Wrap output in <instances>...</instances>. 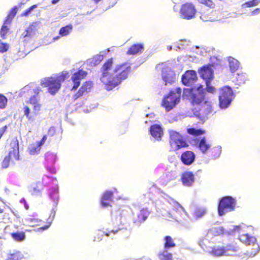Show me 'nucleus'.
Instances as JSON below:
<instances>
[{
    "mask_svg": "<svg viewBox=\"0 0 260 260\" xmlns=\"http://www.w3.org/2000/svg\"><path fill=\"white\" fill-rule=\"evenodd\" d=\"M161 77L165 85L168 84H172L176 80V75L175 73L169 69H165L162 71Z\"/></svg>",
    "mask_w": 260,
    "mask_h": 260,
    "instance_id": "19",
    "label": "nucleus"
},
{
    "mask_svg": "<svg viewBox=\"0 0 260 260\" xmlns=\"http://www.w3.org/2000/svg\"><path fill=\"white\" fill-rule=\"evenodd\" d=\"M164 249L168 250L169 249L173 248L176 247V245L174 239L170 236H166L164 238Z\"/></svg>",
    "mask_w": 260,
    "mask_h": 260,
    "instance_id": "30",
    "label": "nucleus"
},
{
    "mask_svg": "<svg viewBox=\"0 0 260 260\" xmlns=\"http://www.w3.org/2000/svg\"><path fill=\"white\" fill-rule=\"evenodd\" d=\"M8 129V126L7 125L3 126L0 128V139L3 136V135L6 132Z\"/></svg>",
    "mask_w": 260,
    "mask_h": 260,
    "instance_id": "55",
    "label": "nucleus"
},
{
    "mask_svg": "<svg viewBox=\"0 0 260 260\" xmlns=\"http://www.w3.org/2000/svg\"><path fill=\"white\" fill-rule=\"evenodd\" d=\"M93 86L92 82L90 81L84 82L80 87L77 92L73 96L74 101L81 98L84 95L90 92Z\"/></svg>",
    "mask_w": 260,
    "mask_h": 260,
    "instance_id": "16",
    "label": "nucleus"
},
{
    "mask_svg": "<svg viewBox=\"0 0 260 260\" xmlns=\"http://www.w3.org/2000/svg\"><path fill=\"white\" fill-rule=\"evenodd\" d=\"M9 45L6 43H3L0 40V52L4 53L8 51Z\"/></svg>",
    "mask_w": 260,
    "mask_h": 260,
    "instance_id": "49",
    "label": "nucleus"
},
{
    "mask_svg": "<svg viewBox=\"0 0 260 260\" xmlns=\"http://www.w3.org/2000/svg\"><path fill=\"white\" fill-rule=\"evenodd\" d=\"M240 63L236 59L234 58H231L229 59V67L232 72H235L239 68Z\"/></svg>",
    "mask_w": 260,
    "mask_h": 260,
    "instance_id": "37",
    "label": "nucleus"
},
{
    "mask_svg": "<svg viewBox=\"0 0 260 260\" xmlns=\"http://www.w3.org/2000/svg\"><path fill=\"white\" fill-rule=\"evenodd\" d=\"M197 80V73L193 70L186 71L181 77V81L183 84L186 86L192 84Z\"/></svg>",
    "mask_w": 260,
    "mask_h": 260,
    "instance_id": "17",
    "label": "nucleus"
},
{
    "mask_svg": "<svg viewBox=\"0 0 260 260\" xmlns=\"http://www.w3.org/2000/svg\"><path fill=\"white\" fill-rule=\"evenodd\" d=\"M198 3L207 8V10L203 9L200 12V18L203 21H212L214 18V12L216 5L212 0H197Z\"/></svg>",
    "mask_w": 260,
    "mask_h": 260,
    "instance_id": "8",
    "label": "nucleus"
},
{
    "mask_svg": "<svg viewBox=\"0 0 260 260\" xmlns=\"http://www.w3.org/2000/svg\"><path fill=\"white\" fill-rule=\"evenodd\" d=\"M17 9L18 8L17 6H14L9 12L5 21H8L9 23H11L17 12Z\"/></svg>",
    "mask_w": 260,
    "mask_h": 260,
    "instance_id": "41",
    "label": "nucleus"
},
{
    "mask_svg": "<svg viewBox=\"0 0 260 260\" xmlns=\"http://www.w3.org/2000/svg\"><path fill=\"white\" fill-rule=\"evenodd\" d=\"M113 192L111 191L107 190L105 191L101 198V204L104 207L110 205V203L112 201Z\"/></svg>",
    "mask_w": 260,
    "mask_h": 260,
    "instance_id": "24",
    "label": "nucleus"
},
{
    "mask_svg": "<svg viewBox=\"0 0 260 260\" xmlns=\"http://www.w3.org/2000/svg\"><path fill=\"white\" fill-rule=\"evenodd\" d=\"M51 225V223H49L48 225H46V226H41L40 227V229L42 231H44V230H45L46 229H47Z\"/></svg>",
    "mask_w": 260,
    "mask_h": 260,
    "instance_id": "59",
    "label": "nucleus"
},
{
    "mask_svg": "<svg viewBox=\"0 0 260 260\" xmlns=\"http://www.w3.org/2000/svg\"><path fill=\"white\" fill-rule=\"evenodd\" d=\"M11 23H9L7 21H4L0 30V36L3 39H5L6 38L7 34L9 30V26Z\"/></svg>",
    "mask_w": 260,
    "mask_h": 260,
    "instance_id": "35",
    "label": "nucleus"
},
{
    "mask_svg": "<svg viewBox=\"0 0 260 260\" xmlns=\"http://www.w3.org/2000/svg\"><path fill=\"white\" fill-rule=\"evenodd\" d=\"M22 255L20 252H16L14 253L9 254L6 260H21Z\"/></svg>",
    "mask_w": 260,
    "mask_h": 260,
    "instance_id": "42",
    "label": "nucleus"
},
{
    "mask_svg": "<svg viewBox=\"0 0 260 260\" xmlns=\"http://www.w3.org/2000/svg\"><path fill=\"white\" fill-rule=\"evenodd\" d=\"M260 12V8H256L251 12L252 15L258 14Z\"/></svg>",
    "mask_w": 260,
    "mask_h": 260,
    "instance_id": "57",
    "label": "nucleus"
},
{
    "mask_svg": "<svg viewBox=\"0 0 260 260\" xmlns=\"http://www.w3.org/2000/svg\"><path fill=\"white\" fill-rule=\"evenodd\" d=\"M113 66V60L112 58L108 59L103 65L101 70L102 75L101 78L102 82L105 85L106 88L108 83L112 76V72L109 73V70L111 69Z\"/></svg>",
    "mask_w": 260,
    "mask_h": 260,
    "instance_id": "12",
    "label": "nucleus"
},
{
    "mask_svg": "<svg viewBox=\"0 0 260 260\" xmlns=\"http://www.w3.org/2000/svg\"><path fill=\"white\" fill-rule=\"evenodd\" d=\"M47 140V136L44 135L40 141H38L36 143L41 147Z\"/></svg>",
    "mask_w": 260,
    "mask_h": 260,
    "instance_id": "56",
    "label": "nucleus"
},
{
    "mask_svg": "<svg viewBox=\"0 0 260 260\" xmlns=\"http://www.w3.org/2000/svg\"><path fill=\"white\" fill-rule=\"evenodd\" d=\"M239 239L245 245L248 246L246 250V254L249 257L254 256L259 251L260 247L254 236H250L248 234H243L239 235Z\"/></svg>",
    "mask_w": 260,
    "mask_h": 260,
    "instance_id": "6",
    "label": "nucleus"
},
{
    "mask_svg": "<svg viewBox=\"0 0 260 260\" xmlns=\"http://www.w3.org/2000/svg\"><path fill=\"white\" fill-rule=\"evenodd\" d=\"M224 233V229L221 226H214L209 229L207 231L205 237L203 238L200 240V244L203 247L204 245L205 240H210L214 237L219 236Z\"/></svg>",
    "mask_w": 260,
    "mask_h": 260,
    "instance_id": "14",
    "label": "nucleus"
},
{
    "mask_svg": "<svg viewBox=\"0 0 260 260\" xmlns=\"http://www.w3.org/2000/svg\"><path fill=\"white\" fill-rule=\"evenodd\" d=\"M254 6L253 4L252 0L246 2L244 3V4H243L242 5V8H249V7H254Z\"/></svg>",
    "mask_w": 260,
    "mask_h": 260,
    "instance_id": "53",
    "label": "nucleus"
},
{
    "mask_svg": "<svg viewBox=\"0 0 260 260\" xmlns=\"http://www.w3.org/2000/svg\"><path fill=\"white\" fill-rule=\"evenodd\" d=\"M40 148L37 143H32L28 146V151L31 155L37 154L40 152Z\"/></svg>",
    "mask_w": 260,
    "mask_h": 260,
    "instance_id": "39",
    "label": "nucleus"
},
{
    "mask_svg": "<svg viewBox=\"0 0 260 260\" xmlns=\"http://www.w3.org/2000/svg\"><path fill=\"white\" fill-rule=\"evenodd\" d=\"M59 0H52L51 3L52 4H55L59 2Z\"/></svg>",
    "mask_w": 260,
    "mask_h": 260,
    "instance_id": "61",
    "label": "nucleus"
},
{
    "mask_svg": "<svg viewBox=\"0 0 260 260\" xmlns=\"http://www.w3.org/2000/svg\"><path fill=\"white\" fill-rule=\"evenodd\" d=\"M179 158L183 165L189 166L195 161L196 154L192 151L186 150L181 154Z\"/></svg>",
    "mask_w": 260,
    "mask_h": 260,
    "instance_id": "18",
    "label": "nucleus"
},
{
    "mask_svg": "<svg viewBox=\"0 0 260 260\" xmlns=\"http://www.w3.org/2000/svg\"><path fill=\"white\" fill-rule=\"evenodd\" d=\"M87 75V72L83 69L78 70L77 72L74 73L71 77V80L73 83L71 90H76L80 86L81 81L85 78Z\"/></svg>",
    "mask_w": 260,
    "mask_h": 260,
    "instance_id": "15",
    "label": "nucleus"
},
{
    "mask_svg": "<svg viewBox=\"0 0 260 260\" xmlns=\"http://www.w3.org/2000/svg\"><path fill=\"white\" fill-rule=\"evenodd\" d=\"M50 197L54 202L55 205H56L58 199V191L55 189H53L52 191L50 193Z\"/></svg>",
    "mask_w": 260,
    "mask_h": 260,
    "instance_id": "45",
    "label": "nucleus"
},
{
    "mask_svg": "<svg viewBox=\"0 0 260 260\" xmlns=\"http://www.w3.org/2000/svg\"><path fill=\"white\" fill-rule=\"evenodd\" d=\"M36 31L35 27L33 25H29L27 29L22 34L23 38L31 37L32 36Z\"/></svg>",
    "mask_w": 260,
    "mask_h": 260,
    "instance_id": "40",
    "label": "nucleus"
},
{
    "mask_svg": "<svg viewBox=\"0 0 260 260\" xmlns=\"http://www.w3.org/2000/svg\"><path fill=\"white\" fill-rule=\"evenodd\" d=\"M235 205V200L232 197L226 196L222 198L218 205V214L222 216L226 212L233 210Z\"/></svg>",
    "mask_w": 260,
    "mask_h": 260,
    "instance_id": "10",
    "label": "nucleus"
},
{
    "mask_svg": "<svg viewBox=\"0 0 260 260\" xmlns=\"http://www.w3.org/2000/svg\"><path fill=\"white\" fill-rule=\"evenodd\" d=\"M7 98L3 94H0V109H5L7 104Z\"/></svg>",
    "mask_w": 260,
    "mask_h": 260,
    "instance_id": "46",
    "label": "nucleus"
},
{
    "mask_svg": "<svg viewBox=\"0 0 260 260\" xmlns=\"http://www.w3.org/2000/svg\"><path fill=\"white\" fill-rule=\"evenodd\" d=\"M220 148L218 147H214L211 149V155L213 158H216L220 155Z\"/></svg>",
    "mask_w": 260,
    "mask_h": 260,
    "instance_id": "47",
    "label": "nucleus"
},
{
    "mask_svg": "<svg viewBox=\"0 0 260 260\" xmlns=\"http://www.w3.org/2000/svg\"><path fill=\"white\" fill-rule=\"evenodd\" d=\"M210 81L206 82V90L209 93H214L216 91V89L213 86L210 85Z\"/></svg>",
    "mask_w": 260,
    "mask_h": 260,
    "instance_id": "50",
    "label": "nucleus"
},
{
    "mask_svg": "<svg viewBox=\"0 0 260 260\" xmlns=\"http://www.w3.org/2000/svg\"><path fill=\"white\" fill-rule=\"evenodd\" d=\"M131 71V67L127 62L117 65L112 71V76L106 89L110 90L119 85L128 77Z\"/></svg>",
    "mask_w": 260,
    "mask_h": 260,
    "instance_id": "1",
    "label": "nucleus"
},
{
    "mask_svg": "<svg viewBox=\"0 0 260 260\" xmlns=\"http://www.w3.org/2000/svg\"><path fill=\"white\" fill-rule=\"evenodd\" d=\"M206 213V210L203 208L197 209L193 213L194 217L199 218L203 216Z\"/></svg>",
    "mask_w": 260,
    "mask_h": 260,
    "instance_id": "44",
    "label": "nucleus"
},
{
    "mask_svg": "<svg viewBox=\"0 0 260 260\" xmlns=\"http://www.w3.org/2000/svg\"><path fill=\"white\" fill-rule=\"evenodd\" d=\"M149 214V211L145 209H142L137 214V218L134 222L137 224H139L146 220Z\"/></svg>",
    "mask_w": 260,
    "mask_h": 260,
    "instance_id": "26",
    "label": "nucleus"
},
{
    "mask_svg": "<svg viewBox=\"0 0 260 260\" xmlns=\"http://www.w3.org/2000/svg\"><path fill=\"white\" fill-rule=\"evenodd\" d=\"M23 111L24 113L28 120H30L32 119V116L30 115V109L27 106H25L23 107Z\"/></svg>",
    "mask_w": 260,
    "mask_h": 260,
    "instance_id": "48",
    "label": "nucleus"
},
{
    "mask_svg": "<svg viewBox=\"0 0 260 260\" xmlns=\"http://www.w3.org/2000/svg\"><path fill=\"white\" fill-rule=\"evenodd\" d=\"M197 10L191 3L186 2L181 6L180 14L183 19L190 20L195 18Z\"/></svg>",
    "mask_w": 260,
    "mask_h": 260,
    "instance_id": "11",
    "label": "nucleus"
},
{
    "mask_svg": "<svg viewBox=\"0 0 260 260\" xmlns=\"http://www.w3.org/2000/svg\"><path fill=\"white\" fill-rule=\"evenodd\" d=\"M182 96L190 101L193 105H200L205 100V91L202 86H200L196 89L184 88Z\"/></svg>",
    "mask_w": 260,
    "mask_h": 260,
    "instance_id": "2",
    "label": "nucleus"
},
{
    "mask_svg": "<svg viewBox=\"0 0 260 260\" xmlns=\"http://www.w3.org/2000/svg\"><path fill=\"white\" fill-rule=\"evenodd\" d=\"M247 76L245 73H237L233 76V82L236 85H240L244 84L247 80Z\"/></svg>",
    "mask_w": 260,
    "mask_h": 260,
    "instance_id": "27",
    "label": "nucleus"
},
{
    "mask_svg": "<svg viewBox=\"0 0 260 260\" xmlns=\"http://www.w3.org/2000/svg\"><path fill=\"white\" fill-rule=\"evenodd\" d=\"M151 136L157 140H160L164 135L163 129L161 126L157 124H153L149 128Z\"/></svg>",
    "mask_w": 260,
    "mask_h": 260,
    "instance_id": "22",
    "label": "nucleus"
},
{
    "mask_svg": "<svg viewBox=\"0 0 260 260\" xmlns=\"http://www.w3.org/2000/svg\"><path fill=\"white\" fill-rule=\"evenodd\" d=\"M41 104L39 103L33 105V110L35 114H38V112L41 110Z\"/></svg>",
    "mask_w": 260,
    "mask_h": 260,
    "instance_id": "51",
    "label": "nucleus"
},
{
    "mask_svg": "<svg viewBox=\"0 0 260 260\" xmlns=\"http://www.w3.org/2000/svg\"><path fill=\"white\" fill-rule=\"evenodd\" d=\"M65 80L63 75L45 78L41 82V85L48 88V91L51 94H56L61 87V83Z\"/></svg>",
    "mask_w": 260,
    "mask_h": 260,
    "instance_id": "5",
    "label": "nucleus"
},
{
    "mask_svg": "<svg viewBox=\"0 0 260 260\" xmlns=\"http://www.w3.org/2000/svg\"><path fill=\"white\" fill-rule=\"evenodd\" d=\"M94 4H97L100 2L102 1V0H91Z\"/></svg>",
    "mask_w": 260,
    "mask_h": 260,
    "instance_id": "62",
    "label": "nucleus"
},
{
    "mask_svg": "<svg viewBox=\"0 0 260 260\" xmlns=\"http://www.w3.org/2000/svg\"><path fill=\"white\" fill-rule=\"evenodd\" d=\"M211 253L216 256H219L223 255H226V249L224 247H214L212 248Z\"/></svg>",
    "mask_w": 260,
    "mask_h": 260,
    "instance_id": "33",
    "label": "nucleus"
},
{
    "mask_svg": "<svg viewBox=\"0 0 260 260\" xmlns=\"http://www.w3.org/2000/svg\"><path fill=\"white\" fill-rule=\"evenodd\" d=\"M201 105L199 108L198 117L201 120H205L207 118L209 114L213 110L212 103L208 100H205Z\"/></svg>",
    "mask_w": 260,
    "mask_h": 260,
    "instance_id": "13",
    "label": "nucleus"
},
{
    "mask_svg": "<svg viewBox=\"0 0 260 260\" xmlns=\"http://www.w3.org/2000/svg\"><path fill=\"white\" fill-rule=\"evenodd\" d=\"M30 12L29 11H28V9H27L23 13L21 14L22 16H27L28 13Z\"/></svg>",
    "mask_w": 260,
    "mask_h": 260,
    "instance_id": "58",
    "label": "nucleus"
},
{
    "mask_svg": "<svg viewBox=\"0 0 260 260\" xmlns=\"http://www.w3.org/2000/svg\"><path fill=\"white\" fill-rule=\"evenodd\" d=\"M201 77L204 79L206 82L210 81L213 78V71L211 68V65H207L203 67L199 71Z\"/></svg>",
    "mask_w": 260,
    "mask_h": 260,
    "instance_id": "20",
    "label": "nucleus"
},
{
    "mask_svg": "<svg viewBox=\"0 0 260 260\" xmlns=\"http://www.w3.org/2000/svg\"><path fill=\"white\" fill-rule=\"evenodd\" d=\"M4 212V209L0 207V214H2Z\"/></svg>",
    "mask_w": 260,
    "mask_h": 260,
    "instance_id": "64",
    "label": "nucleus"
},
{
    "mask_svg": "<svg viewBox=\"0 0 260 260\" xmlns=\"http://www.w3.org/2000/svg\"><path fill=\"white\" fill-rule=\"evenodd\" d=\"M181 93L182 89L181 87H177L174 90H171L164 97L161 104V106L165 108L167 111H170L180 102Z\"/></svg>",
    "mask_w": 260,
    "mask_h": 260,
    "instance_id": "4",
    "label": "nucleus"
},
{
    "mask_svg": "<svg viewBox=\"0 0 260 260\" xmlns=\"http://www.w3.org/2000/svg\"><path fill=\"white\" fill-rule=\"evenodd\" d=\"M9 147L8 154L4 157L1 163L3 169L8 168L11 160L20 159L19 141L17 137H14L11 140Z\"/></svg>",
    "mask_w": 260,
    "mask_h": 260,
    "instance_id": "3",
    "label": "nucleus"
},
{
    "mask_svg": "<svg viewBox=\"0 0 260 260\" xmlns=\"http://www.w3.org/2000/svg\"><path fill=\"white\" fill-rule=\"evenodd\" d=\"M144 45L142 44H136L132 45L127 50L126 54L135 55L142 53L144 50Z\"/></svg>",
    "mask_w": 260,
    "mask_h": 260,
    "instance_id": "25",
    "label": "nucleus"
},
{
    "mask_svg": "<svg viewBox=\"0 0 260 260\" xmlns=\"http://www.w3.org/2000/svg\"><path fill=\"white\" fill-rule=\"evenodd\" d=\"M252 1L254 6L257 5L259 3H260V0H252Z\"/></svg>",
    "mask_w": 260,
    "mask_h": 260,
    "instance_id": "60",
    "label": "nucleus"
},
{
    "mask_svg": "<svg viewBox=\"0 0 260 260\" xmlns=\"http://www.w3.org/2000/svg\"><path fill=\"white\" fill-rule=\"evenodd\" d=\"M234 99V93L231 88L224 86L219 90V105L221 108H227Z\"/></svg>",
    "mask_w": 260,
    "mask_h": 260,
    "instance_id": "9",
    "label": "nucleus"
},
{
    "mask_svg": "<svg viewBox=\"0 0 260 260\" xmlns=\"http://www.w3.org/2000/svg\"><path fill=\"white\" fill-rule=\"evenodd\" d=\"M27 221L31 226H39L41 223V220L37 218H29Z\"/></svg>",
    "mask_w": 260,
    "mask_h": 260,
    "instance_id": "43",
    "label": "nucleus"
},
{
    "mask_svg": "<svg viewBox=\"0 0 260 260\" xmlns=\"http://www.w3.org/2000/svg\"><path fill=\"white\" fill-rule=\"evenodd\" d=\"M32 91L34 95L30 97L28 103L34 105L39 103V98L38 96V95L42 91V89L40 87H36L32 89Z\"/></svg>",
    "mask_w": 260,
    "mask_h": 260,
    "instance_id": "28",
    "label": "nucleus"
},
{
    "mask_svg": "<svg viewBox=\"0 0 260 260\" xmlns=\"http://www.w3.org/2000/svg\"><path fill=\"white\" fill-rule=\"evenodd\" d=\"M73 29V25L69 24L65 26L62 27L59 31V34L61 37L68 36L72 31Z\"/></svg>",
    "mask_w": 260,
    "mask_h": 260,
    "instance_id": "38",
    "label": "nucleus"
},
{
    "mask_svg": "<svg viewBox=\"0 0 260 260\" xmlns=\"http://www.w3.org/2000/svg\"><path fill=\"white\" fill-rule=\"evenodd\" d=\"M197 144L199 150L204 154H206L209 150L211 146L205 137L201 139H197Z\"/></svg>",
    "mask_w": 260,
    "mask_h": 260,
    "instance_id": "23",
    "label": "nucleus"
},
{
    "mask_svg": "<svg viewBox=\"0 0 260 260\" xmlns=\"http://www.w3.org/2000/svg\"><path fill=\"white\" fill-rule=\"evenodd\" d=\"M8 129V126L7 125L3 126L0 128V139L3 136V135L6 132Z\"/></svg>",
    "mask_w": 260,
    "mask_h": 260,
    "instance_id": "54",
    "label": "nucleus"
},
{
    "mask_svg": "<svg viewBox=\"0 0 260 260\" xmlns=\"http://www.w3.org/2000/svg\"><path fill=\"white\" fill-rule=\"evenodd\" d=\"M226 255H232L233 253L237 252L239 250V246L237 243H233L225 247Z\"/></svg>",
    "mask_w": 260,
    "mask_h": 260,
    "instance_id": "32",
    "label": "nucleus"
},
{
    "mask_svg": "<svg viewBox=\"0 0 260 260\" xmlns=\"http://www.w3.org/2000/svg\"><path fill=\"white\" fill-rule=\"evenodd\" d=\"M10 235L15 241L19 242L24 241L26 237L25 233L23 232L12 233Z\"/></svg>",
    "mask_w": 260,
    "mask_h": 260,
    "instance_id": "36",
    "label": "nucleus"
},
{
    "mask_svg": "<svg viewBox=\"0 0 260 260\" xmlns=\"http://www.w3.org/2000/svg\"><path fill=\"white\" fill-rule=\"evenodd\" d=\"M157 256L159 260H173L172 254L166 249L158 253Z\"/></svg>",
    "mask_w": 260,
    "mask_h": 260,
    "instance_id": "31",
    "label": "nucleus"
},
{
    "mask_svg": "<svg viewBox=\"0 0 260 260\" xmlns=\"http://www.w3.org/2000/svg\"><path fill=\"white\" fill-rule=\"evenodd\" d=\"M40 190H41L40 189L37 190V189L35 187L33 188V191L35 192H40Z\"/></svg>",
    "mask_w": 260,
    "mask_h": 260,
    "instance_id": "63",
    "label": "nucleus"
},
{
    "mask_svg": "<svg viewBox=\"0 0 260 260\" xmlns=\"http://www.w3.org/2000/svg\"><path fill=\"white\" fill-rule=\"evenodd\" d=\"M187 133L191 136L197 137L205 134L206 131L203 129H196L194 127H191L187 129Z\"/></svg>",
    "mask_w": 260,
    "mask_h": 260,
    "instance_id": "34",
    "label": "nucleus"
},
{
    "mask_svg": "<svg viewBox=\"0 0 260 260\" xmlns=\"http://www.w3.org/2000/svg\"><path fill=\"white\" fill-rule=\"evenodd\" d=\"M119 230L120 229L116 230H111L107 232H99L96 233L94 236V241L96 242H99L103 239V238L104 236L109 237L112 234L115 235L118 232Z\"/></svg>",
    "mask_w": 260,
    "mask_h": 260,
    "instance_id": "29",
    "label": "nucleus"
},
{
    "mask_svg": "<svg viewBox=\"0 0 260 260\" xmlns=\"http://www.w3.org/2000/svg\"><path fill=\"white\" fill-rule=\"evenodd\" d=\"M169 145L172 151H177L182 148L188 147L189 145L184 137L179 132L169 131Z\"/></svg>",
    "mask_w": 260,
    "mask_h": 260,
    "instance_id": "7",
    "label": "nucleus"
},
{
    "mask_svg": "<svg viewBox=\"0 0 260 260\" xmlns=\"http://www.w3.org/2000/svg\"><path fill=\"white\" fill-rule=\"evenodd\" d=\"M55 128L54 127H50L49 128L47 134L46 136H47V137H52L55 135Z\"/></svg>",
    "mask_w": 260,
    "mask_h": 260,
    "instance_id": "52",
    "label": "nucleus"
},
{
    "mask_svg": "<svg viewBox=\"0 0 260 260\" xmlns=\"http://www.w3.org/2000/svg\"><path fill=\"white\" fill-rule=\"evenodd\" d=\"M181 180L184 185L190 186L194 181V175L192 172H184L181 175Z\"/></svg>",
    "mask_w": 260,
    "mask_h": 260,
    "instance_id": "21",
    "label": "nucleus"
}]
</instances>
